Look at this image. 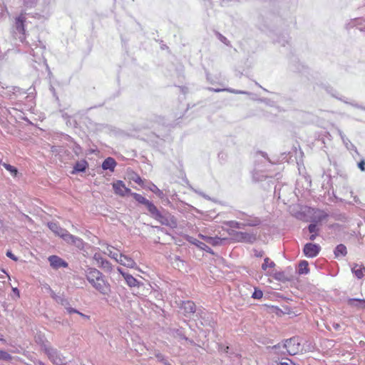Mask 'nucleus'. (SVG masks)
Masks as SVG:
<instances>
[{
  "instance_id": "obj_53",
  "label": "nucleus",
  "mask_w": 365,
  "mask_h": 365,
  "mask_svg": "<svg viewBox=\"0 0 365 365\" xmlns=\"http://www.w3.org/2000/svg\"><path fill=\"white\" fill-rule=\"evenodd\" d=\"M361 110H365V106H362L361 105V108H360Z\"/></svg>"
},
{
  "instance_id": "obj_46",
  "label": "nucleus",
  "mask_w": 365,
  "mask_h": 365,
  "mask_svg": "<svg viewBox=\"0 0 365 365\" xmlns=\"http://www.w3.org/2000/svg\"><path fill=\"white\" fill-rule=\"evenodd\" d=\"M78 314H79L81 317H83V318H86V319H89V317L80 312H78Z\"/></svg>"
},
{
  "instance_id": "obj_42",
  "label": "nucleus",
  "mask_w": 365,
  "mask_h": 365,
  "mask_svg": "<svg viewBox=\"0 0 365 365\" xmlns=\"http://www.w3.org/2000/svg\"><path fill=\"white\" fill-rule=\"evenodd\" d=\"M67 309V312L69 313V314H72V313H76L78 314V310L73 309V308H71V307H68L66 309Z\"/></svg>"
},
{
  "instance_id": "obj_48",
  "label": "nucleus",
  "mask_w": 365,
  "mask_h": 365,
  "mask_svg": "<svg viewBox=\"0 0 365 365\" xmlns=\"http://www.w3.org/2000/svg\"><path fill=\"white\" fill-rule=\"evenodd\" d=\"M300 210H302V208H300ZM297 215H298V219H299V217H301V216L302 215V210H298Z\"/></svg>"
},
{
  "instance_id": "obj_32",
  "label": "nucleus",
  "mask_w": 365,
  "mask_h": 365,
  "mask_svg": "<svg viewBox=\"0 0 365 365\" xmlns=\"http://www.w3.org/2000/svg\"><path fill=\"white\" fill-rule=\"evenodd\" d=\"M262 297H263L262 291L259 289H257V288H255V291L252 293V297L253 299H260L262 298Z\"/></svg>"
},
{
  "instance_id": "obj_6",
  "label": "nucleus",
  "mask_w": 365,
  "mask_h": 365,
  "mask_svg": "<svg viewBox=\"0 0 365 365\" xmlns=\"http://www.w3.org/2000/svg\"><path fill=\"white\" fill-rule=\"evenodd\" d=\"M322 250L319 244L314 243L313 241L305 243L302 247V253L307 258H314L317 257Z\"/></svg>"
},
{
  "instance_id": "obj_23",
  "label": "nucleus",
  "mask_w": 365,
  "mask_h": 365,
  "mask_svg": "<svg viewBox=\"0 0 365 365\" xmlns=\"http://www.w3.org/2000/svg\"><path fill=\"white\" fill-rule=\"evenodd\" d=\"M62 237L65 241H66L68 243L71 244H78V242H81V240L78 237H74L73 235L69 234L67 230L64 232L63 235L61 237Z\"/></svg>"
},
{
  "instance_id": "obj_31",
  "label": "nucleus",
  "mask_w": 365,
  "mask_h": 365,
  "mask_svg": "<svg viewBox=\"0 0 365 365\" xmlns=\"http://www.w3.org/2000/svg\"><path fill=\"white\" fill-rule=\"evenodd\" d=\"M12 356L5 351L0 349V360L3 361H11Z\"/></svg>"
},
{
  "instance_id": "obj_38",
  "label": "nucleus",
  "mask_w": 365,
  "mask_h": 365,
  "mask_svg": "<svg viewBox=\"0 0 365 365\" xmlns=\"http://www.w3.org/2000/svg\"><path fill=\"white\" fill-rule=\"evenodd\" d=\"M299 298V296H298V299ZM297 307H298V310L299 309H306V304L302 300L301 302H299L298 300V305H297Z\"/></svg>"
},
{
  "instance_id": "obj_21",
  "label": "nucleus",
  "mask_w": 365,
  "mask_h": 365,
  "mask_svg": "<svg viewBox=\"0 0 365 365\" xmlns=\"http://www.w3.org/2000/svg\"><path fill=\"white\" fill-rule=\"evenodd\" d=\"M364 300H365V299L349 297L347 299L346 302H347V304L350 307H354L363 309V307H365Z\"/></svg>"
},
{
  "instance_id": "obj_10",
  "label": "nucleus",
  "mask_w": 365,
  "mask_h": 365,
  "mask_svg": "<svg viewBox=\"0 0 365 365\" xmlns=\"http://www.w3.org/2000/svg\"><path fill=\"white\" fill-rule=\"evenodd\" d=\"M181 309L183 310V314L185 317H190L196 312V305L192 301L188 300L182 302Z\"/></svg>"
},
{
  "instance_id": "obj_57",
  "label": "nucleus",
  "mask_w": 365,
  "mask_h": 365,
  "mask_svg": "<svg viewBox=\"0 0 365 365\" xmlns=\"http://www.w3.org/2000/svg\"><path fill=\"white\" fill-rule=\"evenodd\" d=\"M297 252H298V254H299V247H298Z\"/></svg>"
},
{
  "instance_id": "obj_2",
  "label": "nucleus",
  "mask_w": 365,
  "mask_h": 365,
  "mask_svg": "<svg viewBox=\"0 0 365 365\" xmlns=\"http://www.w3.org/2000/svg\"><path fill=\"white\" fill-rule=\"evenodd\" d=\"M86 277L92 287L103 295H108L110 292V285L106 277L96 268H88L86 272Z\"/></svg>"
},
{
  "instance_id": "obj_9",
  "label": "nucleus",
  "mask_w": 365,
  "mask_h": 365,
  "mask_svg": "<svg viewBox=\"0 0 365 365\" xmlns=\"http://www.w3.org/2000/svg\"><path fill=\"white\" fill-rule=\"evenodd\" d=\"M93 259L96 262L98 267L106 271L110 272L112 270L111 264L107 259H104L100 253H95Z\"/></svg>"
},
{
  "instance_id": "obj_39",
  "label": "nucleus",
  "mask_w": 365,
  "mask_h": 365,
  "mask_svg": "<svg viewBox=\"0 0 365 365\" xmlns=\"http://www.w3.org/2000/svg\"><path fill=\"white\" fill-rule=\"evenodd\" d=\"M342 101L344 102L346 104H350L351 106H354V108H359V109H360V108H361V105L357 103H350V102H348V101H345L344 99Z\"/></svg>"
},
{
  "instance_id": "obj_16",
  "label": "nucleus",
  "mask_w": 365,
  "mask_h": 365,
  "mask_svg": "<svg viewBox=\"0 0 365 365\" xmlns=\"http://www.w3.org/2000/svg\"><path fill=\"white\" fill-rule=\"evenodd\" d=\"M334 258L339 259L347 255V248L345 245L340 243L337 245L333 250Z\"/></svg>"
},
{
  "instance_id": "obj_49",
  "label": "nucleus",
  "mask_w": 365,
  "mask_h": 365,
  "mask_svg": "<svg viewBox=\"0 0 365 365\" xmlns=\"http://www.w3.org/2000/svg\"><path fill=\"white\" fill-rule=\"evenodd\" d=\"M339 226H340V225L339 223H334L332 225L331 227L335 228V227H339Z\"/></svg>"
},
{
  "instance_id": "obj_12",
  "label": "nucleus",
  "mask_w": 365,
  "mask_h": 365,
  "mask_svg": "<svg viewBox=\"0 0 365 365\" xmlns=\"http://www.w3.org/2000/svg\"><path fill=\"white\" fill-rule=\"evenodd\" d=\"M296 340L294 338L287 339L284 344V348L286 353L290 356H294L297 354Z\"/></svg>"
},
{
  "instance_id": "obj_56",
  "label": "nucleus",
  "mask_w": 365,
  "mask_h": 365,
  "mask_svg": "<svg viewBox=\"0 0 365 365\" xmlns=\"http://www.w3.org/2000/svg\"><path fill=\"white\" fill-rule=\"evenodd\" d=\"M298 174L301 175V171H300V168H298Z\"/></svg>"
},
{
  "instance_id": "obj_40",
  "label": "nucleus",
  "mask_w": 365,
  "mask_h": 365,
  "mask_svg": "<svg viewBox=\"0 0 365 365\" xmlns=\"http://www.w3.org/2000/svg\"><path fill=\"white\" fill-rule=\"evenodd\" d=\"M133 180L135 182L138 183V185H142L143 183L142 179L139 175H136V177Z\"/></svg>"
},
{
  "instance_id": "obj_25",
  "label": "nucleus",
  "mask_w": 365,
  "mask_h": 365,
  "mask_svg": "<svg viewBox=\"0 0 365 365\" xmlns=\"http://www.w3.org/2000/svg\"><path fill=\"white\" fill-rule=\"evenodd\" d=\"M254 237L245 232H237L236 240L239 242H251Z\"/></svg>"
},
{
  "instance_id": "obj_29",
  "label": "nucleus",
  "mask_w": 365,
  "mask_h": 365,
  "mask_svg": "<svg viewBox=\"0 0 365 365\" xmlns=\"http://www.w3.org/2000/svg\"><path fill=\"white\" fill-rule=\"evenodd\" d=\"M331 264H333L334 265V269H331L329 267L331 266V264H327V269H329V274L331 277H336L338 273H339V264L337 262H332Z\"/></svg>"
},
{
  "instance_id": "obj_36",
  "label": "nucleus",
  "mask_w": 365,
  "mask_h": 365,
  "mask_svg": "<svg viewBox=\"0 0 365 365\" xmlns=\"http://www.w3.org/2000/svg\"><path fill=\"white\" fill-rule=\"evenodd\" d=\"M303 178H304V180H305V181L307 182V187L305 188L308 189V187H310L311 185H312L311 177L309 175H307V176H303Z\"/></svg>"
},
{
  "instance_id": "obj_14",
  "label": "nucleus",
  "mask_w": 365,
  "mask_h": 365,
  "mask_svg": "<svg viewBox=\"0 0 365 365\" xmlns=\"http://www.w3.org/2000/svg\"><path fill=\"white\" fill-rule=\"evenodd\" d=\"M319 86L324 89L326 92L331 95L332 97L341 101H344V98L342 97L339 96L337 91L335 88H334L331 85L321 83L320 84H319Z\"/></svg>"
},
{
  "instance_id": "obj_22",
  "label": "nucleus",
  "mask_w": 365,
  "mask_h": 365,
  "mask_svg": "<svg viewBox=\"0 0 365 365\" xmlns=\"http://www.w3.org/2000/svg\"><path fill=\"white\" fill-rule=\"evenodd\" d=\"M49 359L56 364L61 365L64 364L65 359L62 357L58 352L53 351L49 354Z\"/></svg>"
},
{
  "instance_id": "obj_26",
  "label": "nucleus",
  "mask_w": 365,
  "mask_h": 365,
  "mask_svg": "<svg viewBox=\"0 0 365 365\" xmlns=\"http://www.w3.org/2000/svg\"><path fill=\"white\" fill-rule=\"evenodd\" d=\"M329 262L324 258H319L314 262V265L317 269H323L326 268Z\"/></svg>"
},
{
  "instance_id": "obj_43",
  "label": "nucleus",
  "mask_w": 365,
  "mask_h": 365,
  "mask_svg": "<svg viewBox=\"0 0 365 365\" xmlns=\"http://www.w3.org/2000/svg\"><path fill=\"white\" fill-rule=\"evenodd\" d=\"M332 327L335 330H339L341 328V325L339 323L334 322L332 324Z\"/></svg>"
},
{
  "instance_id": "obj_20",
  "label": "nucleus",
  "mask_w": 365,
  "mask_h": 365,
  "mask_svg": "<svg viewBox=\"0 0 365 365\" xmlns=\"http://www.w3.org/2000/svg\"><path fill=\"white\" fill-rule=\"evenodd\" d=\"M118 271L123 275L128 286L137 287L138 285V280L132 275L123 272L120 268H118Z\"/></svg>"
},
{
  "instance_id": "obj_51",
  "label": "nucleus",
  "mask_w": 365,
  "mask_h": 365,
  "mask_svg": "<svg viewBox=\"0 0 365 365\" xmlns=\"http://www.w3.org/2000/svg\"><path fill=\"white\" fill-rule=\"evenodd\" d=\"M298 150H299L300 154H301L302 155H304V153H303V151L301 150V148H300V146H299V145H298Z\"/></svg>"
},
{
  "instance_id": "obj_18",
  "label": "nucleus",
  "mask_w": 365,
  "mask_h": 365,
  "mask_svg": "<svg viewBox=\"0 0 365 365\" xmlns=\"http://www.w3.org/2000/svg\"><path fill=\"white\" fill-rule=\"evenodd\" d=\"M298 74H301L302 78L304 77L305 80L309 81L311 76V69L307 65L302 64L298 61Z\"/></svg>"
},
{
  "instance_id": "obj_37",
  "label": "nucleus",
  "mask_w": 365,
  "mask_h": 365,
  "mask_svg": "<svg viewBox=\"0 0 365 365\" xmlns=\"http://www.w3.org/2000/svg\"><path fill=\"white\" fill-rule=\"evenodd\" d=\"M6 256L14 261H17L18 258L11 252V251L9 250L6 252Z\"/></svg>"
},
{
  "instance_id": "obj_3",
  "label": "nucleus",
  "mask_w": 365,
  "mask_h": 365,
  "mask_svg": "<svg viewBox=\"0 0 365 365\" xmlns=\"http://www.w3.org/2000/svg\"><path fill=\"white\" fill-rule=\"evenodd\" d=\"M308 221L309 223L302 230V237L303 239L312 242L320 235L322 222L314 217H311Z\"/></svg>"
},
{
  "instance_id": "obj_34",
  "label": "nucleus",
  "mask_w": 365,
  "mask_h": 365,
  "mask_svg": "<svg viewBox=\"0 0 365 365\" xmlns=\"http://www.w3.org/2000/svg\"><path fill=\"white\" fill-rule=\"evenodd\" d=\"M357 166L361 171H365V160H360L357 163Z\"/></svg>"
},
{
  "instance_id": "obj_33",
  "label": "nucleus",
  "mask_w": 365,
  "mask_h": 365,
  "mask_svg": "<svg viewBox=\"0 0 365 365\" xmlns=\"http://www.w3.org/2000/svg\"><path fill=\"white\" fill-rule=\"evenodd\" d=\"M280 365H296L294 361L289 359H282L279 362Z\"/></svg>"
},
{
  "instance_id": "obj_35",
  "label": "nucleus",
  "mask_w": 365,
  "mask_h": 365,
  "mask_svg": "<svg viewBox=\"0 0 365 365\" xmlns=\"http://www.w3.org/2000/svg\"><path fill=\"white\" fill-rule=\"evenodd\" d=\"M226 224L231 227L240 228V223L236 221H230Z\"/></svg>"
},
{
  "instance_id": "obj_19",
  "label": "nucleus",
  "mask_w": 365,
  "mask_h": 365,
  "mask_svg": "<svg viewBox=\"0 0 365 365\" xmlns=\"http://www.w3.org/2000/svg\"><path fill=\"white\" fill-rule=\"evenodd\" d=\"M116 165L117 163L115 159L111 157H108L103 162L102 168L105 170H109L111 172H113Z\"/></svg>"
},
{
  "instance_id": "obj_41",
  "label": "nucleus",
  "mask_w": 365,
  "mask_h": 365,
  "mask_svg": "<svg viewBox=\"0 0 365 365\" xmlns=\"http://www.w3.org/2000/svg\"><path fill=\"white\" fill-rule=\"evenodd\" d=\"M332 197H333V198H334V200H335V202H342V199H341V198H340V197H337V196L334 194V191L332 192V197H330V198H332Z\"/></svg>"
},
{
  "instance_id": "obj_27",
  "label": "nucleus",
  "mask_w": 365,
  "mask_h": 365,
  "mask_svg": "<svg viewBox=\"0 0 365 365\" xmlns=\"http://www.w3.org/2000/svg\"><path fill=\"white\" fill-rule=\"evenodd\" d=\"M88 168V163L86 160L77 162L74 165V170L76 172H84Z\"/></svg>"
},
{
  "instance_id": "obj_28",
  "label": "nucleus",
  "mask_w": 365,
  "mask_h": 365,
  "mask_svg": "<svg viewBox=\"0 0 365 365\" xmlns=\"http://www.w3.org/2000/svg\"><path fill=\"white\" fill-rule=\"evenodd\" d=\"M1 165L13 177L16 178L18 175L19 171L16 167L6 163H3Z\"/></svg>"
},
{
  "instance_id": "obj_1",
  "label": "nucleus",
  "mask_w": 365,
  "mask_h": 365,
  "mask_svg": "<svg viewBox=\"0 0 365 365\" xmlns=\"http://www.w3.org/2000/svg\"><path fill=\"white\" fill-rule=\"evenodd\" d=\"M130 195L137 202L145 205L152 217L158 220L161 225H167L172 228L177 227L178 222L173 216L170 215H162L153 203H152L141 195L135 192H130Z\"/></svg>"
},
{
  "instance_id": "obj_54",
  "label": "nucleus",
  "mask_w": 365,
  "mask_h": 365,
  "mask_svg": "<svg viewBox=\"0 0 365 365\" xmlns=\"http://www.w3.org/2000/svg\"><path fill=\"white\" fill-rule=\"evenodd\" d=\"M214 91H215V92H220V91H221L222 90H221V89H215Z\"/></svg>"
},
{
  "instance_id": "obj_11",
  "label": "nucleus",
  "mask_w": 365,
  "mask_h": 365,
  "mask_svg": "<svg viewBox=\"0 0 365 365\" xmlns=\"http://www.w3.org/2000/svg\"><path fill=\"white\" fill-rule=\"evenodd\" d=\"M51 266L54 269L67 267L68 263L56 255H51L48 257Z\"/></svg>"
},
{
  "instance_id": "obj_4",
  "label": "nucleus",
  "mask_w": 365,
  "mask_h": 365,
  "mask_svg": "<svg viewBox=\"0 0 365 365\" xmlns=\"http://www.w3.org/2000/svg\"><path fill=\"white\" fill-rule=\"evenodd\" d=\"M106 250L107 251L105 253L110 257L115 259L120 264L129 268L135 267L136 264L131 257L120 253L118 250L108 245H106Z\"/></svg>"
},
{
  "instance_id": "obj_7",
  "label": "nucleus",
  "mask_w": 365,
  "mask_h": 365,
  "mask_svg": "<svg viewBox=\"0 0 365 365\" xmlns=\"http://www.w3.org/2000/svg\"><path fill=\"white\" fill-rule=\"evenodd\" d=\"M113 188L116 195L124 197L128 194H130V189L126 187L125 183L122 180H117L113 183Z\"/></svg>"
},
{
  "instance_id": "obj_15",
  "label": "nucleus",
  "mask_w": 365,
  "mask_h": 365,
  "mask_svg": "<svg viewBox=\"0 0 365 365\" xmlns=\"http://www.w3.org/2000/svg\"><path fill=\"white\" fill-rule=\"evenodd\" d=\"M199 237L212 246L220 245L227 240V238H221L218 237H212L202 235H200Z\"/></svg>"
},
{
  "instance_id": "obj_13",
  "label": "nucleus",
  "mask_w": 365,
  "mask_h": 365,
  "mask_svg": "<svg viewBox=\"0 0 365 365\" xmlns=\"http://www.w3.org/2000/svg\"><path fill=\"white\" fill-rule=\"evenodd\" d=\"M26 16L25 13H21L18 17L15 19V25L17 31H19L22 34H25V22H26Z\"/></svg>"
},
{
  "instance_id": "obj_30",
  "label": "nucleus",
  "mask_w": 365,
  "mask_h": 365,
  "mask_svg": "<svg viewBox=\"0 0 365 365\" xmlns=\"http://www.w3.org/2000/svg\"><path fill=\"white\" fill-rule=\"evenodd\" d=\"M274 266V263L271 261L268 257L265 258L264 260V263L262 265V268L264 270H266L268 267H273Z\"/></svg>"
},
{
  "instance_id": "obj_50",
  "label": "nucleus",
  "mask_w": 365,
  "mask_h": 365,
  "mask_svg": "<svg viewBox=\"0 0 365 365\" xmlns=\"http://www.w3.org/2000/svg\"><path fill=\"white\" fill-rule=\"evenodd\" d=\"M298 114H300L302 115H304V114H308V115H311V113H307L302 110H301L300 112H298Z\"/></svg>"
},
{
  "instance_id": "obj_8",
  "label": "nucleus",
  "mask_w": 365,
  "mask_h": 365,
  "mask_svg": "<svg viewBox=\"0 0 365 365\" xmlns=\"http://www.w3.org/2000/svg\"><path fill=\"white\" fill-rule=\"evenodd\" d=\"M351 271L353 275L357 279H361L365 276V267L363 264L352 263L350 264Z\"/></svg>"
},
{
  "instance_id": "obj_17",
  "label": "nucleus",
  "mask_w": 365,
  "mask_h": 365,
  "mask_svg": "<svg viewBox=\"0 0 365 365\" xmlns=\"http://www.w3.org/2000/svg\"><path fill=\"white\" fill-rule=\"evenodd\" d=\"M310 269L309 262L305 259L298 261V275H306L309 274Z\"/></svg>"
},
{
  "instance_id": "obj_24",
  "label": "nucleus",
  "mask_w": 365,
  "mask_h": 365,
  "mask_svg": "<svg viewBox=\"0 0 365 365\" xmlns=\"http://www.w3.org/2000/svg\"><path fill=\"white\" fill-rule=\"evenodd\" d=\"M48 226L51 230H52L56 235L61 237L66 230L61 228L57 223L56 222H48Z\"/></svg>"
},
{
  "instance_id": "obj_47",
  "label": "nucleus",
  "mask_w": 365,
  "mask_h": 365,
  "mask_svg": "<svg viewBox=\"0 0 365 365\" xmlns=\"http://www.w3.org/2000/svg\"><path fill=\"white\" fill-rule=\"evenodd\" d=\"M354 201L356 203H358V204H360V203H361L360 200H359V198L357 196H354Z\"/></svg>"
},
{
  "instance_id": "obj_55",
  "label": "nucleus",
  "mask_w": 365,
  "mask_h": 365,
  "mask_svg": "<svg viewBox=\"0 0 365 365\" xmlns=\"http://www.w3.org/2000/svg\"><path fill=\"white\" fill-rule=\"evenodd\" d=\"M228 349H229V346H227V347H226V349H225V351L226 352H227V351H228Z\"/></svg>"
},
{
  "instance_id": "obj_5",
  "label": "nucleus",
  "mask_w": 365,
  "mask_h": 365,
  "mask_svg": "<svg viewBox=\"0 0 365 365\" xmlns=\"http://www.w3.org/2000/svg\"><path fill=\"white\" fill-rule=\"evenodd\" d=\"M315 349L316 344L312 336L304 333L300 336L298 335V353L299 351L301 354L314 351Z\"/></svg>"
},
{
  "instance_id": "obj_44",
  "label": "nucleus",
  "mask_w": 365,
  "mask_h": 365,
  "mask_svg": "<svg viewBox=\"0 0 365 365\" xmlns=\"http://www.w3.org/2000/svg\"><path fill=\"white\" fill-rule=\"evenodd\" d=\"M12 291L16 294L17 297H20L19 290L16 287H14Z\"/></svg>"
},
{
  "instance_id": "obj_52",
  "label": "nucleus",
  "mask_w": 365,
  "mask_h": 365,
  "mask_svg": "<svg viewBox=\"0 0 365 365\" xmlns=\"http://www.w3.org/2000/svg\"><path fill=\"white\" fill-rule=\"evenodd\" d=\"M0 341H4V336L2 334L0 333Z\"/></svg>"
},
{
  "instance_id": "obj_45",
  "label": "nucleus",
  "mask_w": 365,
  "mask_h": 365,
  "mask_svg": "<svg viewBox=\"0 0 365 365\" xmlns=\"http://www.w3.org/2000/svg\"><path fill=\"white\" fill-rule=\"evenodd\" d=\"M198 247H200L201 249L202 250H206V248L207 247V245H205L204 243L202 242H199V245H197Z\"/></svg>"
}]
</instances>
